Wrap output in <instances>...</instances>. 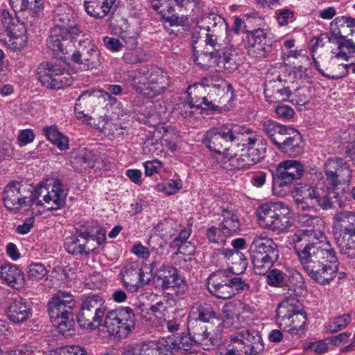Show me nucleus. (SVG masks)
<instances>
[{"instance_id": "f257e3e1", "label": "nucleus", "mask_w": 355, "mask_h": 355, "mask_svg": "<svg viewBox=\"0 0 355 355\" xmlns=\"http://www.w3.org/2000/svg\"><path fill=\"white\" fill-rule=\"evenodd\" d=\"M310 278L315 283L329 285L339 268L337 253L325 234L309 229Z\"/></svg>"}, {"instance_id": "f03ea898", "label": "nucleus", "mask_w": 355, "mask_h": 355, "mask_svg": "<svg viewBox=\"0 0 355 355\" xmlns=\"http://www.w3.org/2000/svg\"><path fill=\"white\" fill-rule=\"evenodd\" d=\"M74 40H71L69 33L59 28H52L46 40V45L52 51L55 58L67 65L70 64V61L87 66L96 67L101 64L99 51L94 47L88 39L83 41V44H87L83 51L78 49L71 55L69 52L72 51L73 45L70 43H73ZM81 44L82 40H80L79 45L81 46Z\"/></svg>"}, {"instance_id": "7ed1b4c3", "label": "nucleus", "mask_w": 355, "mask_h": 355, "mask_svg": "<svg viewBox=\"0 0 355 355\" xmlns=\"http://www.w3.org/2000/svg\"><path fill=\"white\" fill-rule=\"evenodd\" d=\"M130 85L144 97L154 98L169 87L167 73L162 68H138L128 75Z\"/></svg>"}, {"instance_id": "20e7f679", "label": "nucleus", "mask_w": 355, "mask_h": 355, "mask_svg": "<svg viewBox=\"0 0 355 355\" xmlns=\"http://www.w3.org/2000/svg\"><path fill=\"white\" fill-rule=\"evenodd\" d=\"M332 232L342 254L355 257V211L343 210L333 217Z\"/></svg>"}, {"instance_id": "39448f33", "label": "nucleus", "mask_w": 355, "mask_h": 355, "mask_svg": "<svg viewBox=\"0 0 355 355\" xmlns=\"http://www.w3.org/2000/svg\"><path fill=\"white\" fill-rule=\"evenodd\" d=\"M249 251L257 274L265 275L279 259L278 245L263 234L254 237Z\"/></svg>"}, {"instance_id": "423d86ee", "label": "nucleus", "mask_w": 355, "mask_h": 355, "mask_svg": "<svg viewBox=\"0 0 355 355\" xmlns=\"http://www.w3.org/2000/svg\"><path fill=\"white\" fill-rule=\"evenodd\" d=\"M209 293L220 300H229L239 292L248 291L250 285L241 277L223 270L211 273L207 278Z\"/></svg>"}, {"instance_id": "0eeeda50", "label": "nucleus", "mask_w": 355, "mask_h": 355, "mask_svg": "<svg viewBox=\"0 0 355 355\" xmlns=\"http://www.w3.org/2000/svg\"><path fill=\"white\" fill-rule=\"evenodd\" d=\"M276 312V322L280 328L295 334L304 329L306 314L297 298H286L278 305Z\"/></svg>"}, {"instance_id": "6e6552de", "label": "nucleus", "mask_w": 355, "mask_h": 355, "mask_svg": "<svg viewBox=\"0 0 355 355\" xmlns=\"http://www.w3.org/2000/svg\"><path fill=\"white\" fill-rule=\"evenodd\" d=\"M293 197L297 206L302 209L317 204L323 209L332 207L330 189L323 182H318L315 187L299 183L293 189Z\"/></svg>"}, {"instance_id": "1a4fd4ad", "label": "nucleus", "mask_w": 355, "mask_h": 355, "mask_svg": "<svg viewBox=\"0 0 355 355\" xmlns=\"http://www.w3.org/2000/svg\"><path fill=\"white\" fill-rule=\"evenodd\" d=\"M257 214L263 225L271 230L284 232L291 226V210L282 202H266L260 205Z\"/></svg>"}, {"instance_id": "9d476101", "label": "nucleus", "mask_w": 355, "mask_h": 355, "mask_svg": "<svg viewBox=\"0 0 355 355\" xmlns=\"http://www.w3.org/2000/svg\"><path fill=\"white\" fill-rule=\"evenodd\" d=\"M136 321V316L132 308L119 306L107 313L104 327L110 335L123 338L135 330Z\"/></svg>"}, {"instance_id": "9b49d317", "label": "nucleus", "mask_w": 355, "mask_h": 355, "mask_svg": "<svg viewBox=\"0 0 355 355\" xmlns=\"http://www.w3.org/2000/svg\"><path fill=\"white\" fill-rule=\"evenodd\" d=\"M67 196L61 181L58 179L49 180L44 184H40L33 191V200L37 205H42L40 197L43 198L48 209L58 210L64 207Z\"/></svg>"}, {"instance_id": "f8f14e48", "label": "nucleus", "mask_w": 355, "mask_h": 355, "mask_svg": "<svg viewBox=\"0 0 355 355\" xmlns=\"http://www.w3.org/2000/svg\"><path fill=\"white\" fill-rule=\"evenodd\" d=\"M304 172V165L297 160H286L280 162L276 171L272 174V191L275 195L284 196V190L291 185L293 181L299 180Z\"/></svg>"}, {"instance_id": "ddd939ff", "label": "nucleus", "mask_w": 355, "mask_h": 355, "mask_svg": "<svg viewBox=\"0 0 355 355\" xmlns=\"http://www.w3.org/2000/svg\"><path fill=\"white\" fill-rule=\"evenodd\" d=\"M104 302L98 295L85 297L77 315V321L81 327L92 330L101 323L106 310Z\"/></svg>"}, {"instance_id": "4468645a", "label": "nucleus", "mask_w": 355, "mask_h": 355, "mask_svg": "<svg viewBox=\"0 0 355 355\" xmlns=\"http://www.w3.org/2000/svg\"><path fill=\"white\" fill-rule=\"evenodd\" d=\"M240 130L235 123H226L211 128L206 132L203 143L212 151L218 154L225 153Z\"/></svg>"}, {"instance_id": "2eb2a0df", "label": "nucleus", "mask_w": 355, "mask_h": 355, "mask_svg": "<svg viewBox=\"0 0 355 355\" xmlns=\"http://www.w3.org/2000/svg\"><path fill=\"white\" fill-rule=\"evenodd\" d=\"M238 336L231 337L226 348L228 355H257L264 349L261 336L255 330H245Z\"/></svg>"}, {"instance_id": "dca6fc26", "label": "nucleus", "mask_w": 355, "mask_h": 355, "mask_svg": "<svg viewBox=\"0 0 355 355\" xmlns=\"http://www.w3.org/2000/svg\"><path fill=\"white\" fill-rule=\"evenodd\" d=\"M33 192L27 186L19 182H12L7 184L3 192V200L6 207L9 210L19 211L21 207H30L34 204Z\"/></svg>"}, {"instance_id": "f3484780", "label": "nucleus", "mask_w": 355, "mask_h": 355, "mask_svg": "<svg viewBox=\"0 0 355 355\" xmlns=\"http://www.w3.org/2000/svg\"><path fill=\"white\" fill-rule=\"evenodd\" d=\"M199 85L209 87V98L218 103L223 104L233 97L234 89L232 85L217 75L203 77Z\"/></svg>"}, {"instance_id": "a211bd4d", "label": "nucleus", "mask_w": 355, "mask_h": 355, "mask_svg": "<svg viewBox=\"0 0 355 355\" xmlns=\"http://www.w3.org/2000/svg\"><path fill=\"white\" fill-rule=\"evenodd\" d=\"M324 173L327 180L333 188L349 182L352 177L349 165L341 158L336 157L327 160Z\"/></svg>"}, {"instance_id": "6ab92c4d", "label": "nucleus", "mask_w": 355, "mask_h": 355, "mask_svg": "<svg viewBox=\"0 0 355 355\" xmlns=\"http://www.w3.org/2000/svg\"><path fill=\"white\" fill-rule=\"evenodd\" d=\"M158 280L164 289L172 288L176 295H183L187 289L185 279L178 270L171 265H162L157 272Z\"/></svg>"}, {"instance_id": "aec40b11", "label": "nucleus", "mask_w": 355, "mask_h": 355, "mask_svg": "<svg viewBox=\"0 0 355 355\" xmlns=\"http://www.w3.org/2000/svg\"><path fill=\"white\" fill-rule=\"evenodd\" d=\"M53 28H59L64 32L69 33L71 40L82 34L76 20V15L67 4L58 6L54 10Z\"/></svg>"}, {"instance_id": "412c9836", "label": "nucleus", "mask_w": 355, "mask_h": 355, "mask_svg": "<svg viewBox=\"0 0 355 355\" xmlns=\"http://www.w3.org/2000/svg\"><path fill=\"white\" fill-rule=\"evenodd\" d=\"M37 72L38 79L42 85L46 88L60 89L70 86L73 83V78L67 74L64 76V68H39Z\"/></svg>"}, {"instance_id": "4be33fe9", "label": "nucleus", "mask_w": 355, "mask_h": 355, "mask_svg": "<svg viewBox=\"0 0 355 355\" xmlns=\"http://www.w3.org/2000/svg\"><path fill=\"white\" fill-rule=\"evenodd\" d=\"M293 248L298 258L299 262L306 275L310 277V248L309 229L298 230L292 236Z\"/></svg>"}, {"instance_id": "5701e85b", "label": "nucleus", "mask_w": 355, "mask_h": 355, "mask_svg": "<svg viewBox=\"0 0 355 355\" xmlns=\"http://www.w3.org/2000/svg\"><path fill=\"white\" fill-rule=\"evenodd\" d=\"M120 275L124 286L131 292L137 291L138 288L148 283L150 278H144V272L139 263L131 262L125 265L121 270Z\"/></svg>"}, {"instance_id": "b1692460", "label": "nucleus", "mask_w": 355, "mask_h": 355, "mask_svg": "<svg viewBox=\"0 0 355 355\" xmlns=\"http://www.w3.org/2000/svg\"><path fill=\"white\" fill-rule=\"evenodd\" d=\"M248 26L245 25V28L248 33L247 49L250 54L254 57H263L268 50L270 48L268 44V32L263 28H257L250 31Z\"/></svg>"}, {"instance_id": "393cba45", "label": "nucleus", "mask_w": 355, "mask_h": 355, "mask_svg": "<svg viewBox=\"0 0 355 355\" xmlns=\"http://www.w3.org/2000/svg\"><path fill=\"white\" fill-rule=\"evenodd\" d=\"M173 2L184 10L196 14L200 10V0H151L155 10L162 15L164 19L174 12Z\"/></svg>"}, {"instance_id": "a878e982", "label": "nucleus", "mask_w": 355, "mask_h": 355, "mask_svg": "<svg viewBox=\"0 0 355 355\" xmlns=\"http://www.w3.org/2000/svg\"><path fill=\"white\" fill-rule=\"evenodd\" d=\"M75 305L74 297L70 293L60 291L49 301V315L57 317L61 314L72 312Z\"/></svg>"}, {"instance_id": "bb28decb", "label": "nucleus", "mask_w": 355, "mask_h": 355, "mask_svg": "<svg viewBox=\"0 0 355 355\" xmlns=\"http://www.w3.org/2000/svg\"><path fill=\"white\" fill-rule=\"evenodd\" d=\"M89 238H93V232L89 231L87 228L77 230L76 234L68 238L64 243L66 250L71 254H82L83 253L89 254L94 249L87 248L86 250V243H89Z\"/></svg>"}, {"instance_id": "cd10ccee", "label": "nucleus", "mask_w": 355, "mask_h": 355, "mask_svg": "<svg viewBox=\"0 0 355 355\" xmlns=\"http://www.w3.org/2000/svg\"><path fill=\"white\" fill-rule=\"evenodd\" d=\"M0 279L7 286L20 289L25 284L24 272L16 266L8 261L0 262Z\"/></svg>"}, {"instance_id": "c85d7f7f", "label": "nucleus", "mask_w": 355, "mask_h": 355, "mask_svg": "<svg viewBox=\"0 0 355 355\" xmlns=\"http://www.w3.org/2000/svg\"><path fill=\"white\" fill-rule=\"evenodd\" d=\"M277 148L290 157H297L303 152V141L301 134L292 128Z\"/></svg>"}, {"instance_id": "c756f323", "label": "nucleus", "mask_w": 355, "mask_h": 355, "mask_svg": "<svg viewBox=\"0 0 355 355\" xmlns=\"http://www.w3.org/2000/svg\"><path fill=\"white\" fill-rule=\"evenodd\" d=\"M262 130L271 142L277 147L293 128L280 124L275 121L268 119L261 123Z\"/></svg>"}, {"instance_id": "7c9ffc66", "label": "nucleus", "mask_w": 355, "mask_h": 355, "mask_svg": "<svg viewBox=\"0 0 355 355\" xmlns=\"http://www.w3.org/2000/svg\"><path fill=\"white\" fill-rule=\"evenodd\" d=\"M197 22L198 27L208 30L217 37L227 31V24L225 19L215 13L204 14Z\"/></svg>"}, {"instance_id": "2f4dec72", "label": "nucleus", "mask_w": 355, "mask_h": 355, "mask_svg": "<svg viewBox=\"0 0 355 355\" xmlns=\"http://www.w3.org/2000/svg\"><path fill=\"white\" fill-rule=\"evenodd\" d=\"M7 315L10 321L20 323L26 321L31 315V309L26 300L15 298L7 309Z\"/></svg>"}, {"instance_id": "473e14b6", "label": "nucleus", "mask_w": 355, "mask_h": 355, "mask_svg": "<svg viewBox=\"0 0 355 355\" xmlns=\"http://www.w3.org/2000/svg\"><path fill=\"white\" fill-rule=\"evenodd\" d=\"M264 95L270 103H279L289 100L291 91L275 80H270L266 83Z\"/></svg>"}, {"instance_id": "72a5a7b5", "label": "nucleus", "mask_w": 355, "mask_h": 355, "mask_svg": "<svg viewBox=\"0 0 355 355\" xmlns=\"http://www.w3.org/2000/svg\"><path fill=\"white\" fill-rule=\"evenodd\" d=\"M122 355H173V352L157 347L153 343H141L128 348Z\"/></svg>"}, {"instance_id": "f704fd0d", "label": "nucleus", "mask_w": 355, "mask_h": 355, "mask_svg": "<svg viewBox=\"0 0 355 355\" xmlns=\"http://www.w3.org/2000/svg\"><path fill=\"white\" fill-rule=\"evenodd\" d=\"M116 0H85L84 7L89 15L95 18L106 16Z\"/></svg>"}, {"instance_id": "c9c22d12", "label": "nucleus", "mask_w": 355, "mask_h": 355, "mask_svg": "<svg viewBox=\"0 0 355 355\" xmlns=\"http://www.w3.org/2000/svg\"><path fill=\"white\" fill-rule=\"evenodd\" d=\"M175 301L171 297L164 296L157 298L150 306L149 311L157 318L166 320L169 318V314L173 313Z\"/></svg>"}, {"instance_id": "e433bc0d", "label": "nucleus", "mask_w": 355, "mask_h": 355, "mask_svg": "<svg viewBox=\"0 0 355 355\" xmlns=\"http://www.w3.org/2000/svg\"><path fill=\"white\" fill-rule=\"evenodd\" d=\"M218 53V64H223L241 66L243 63V55L232 45L225 46L221 53Z\"/></svg>"}, {"instance_id": "4c0bfd02", "label": "nucleus", "mask_w": 355, "mask_h": 355, "mask_svg": "<svg viewBox=\"0 0 355 355\" xmlns=\"http://www.w3.org/2000/svg\"><path fill=\"white\" fill-rule=\"evenodd\" d=\"M1 17L3 26L10 34L13 35H17L18 33H20L21 30L24 28V25L26 24H31L33 21V20L30 19L28 17H26V21L20 22L19 16L14 18L6 10H3Z\"/></svg>"}, {"instance_id": "58836bf2", "label": "nucleus", "mask_w": 355, "mask_h": 355, "mask_svg": "<svg viewBox=\"0 0 355 355\" xmlns=\"http://www.w3.org/2000/svg\"><path fill=\"white\" fill-rule=\"evenodd\" d=\"M221 215L223 218L221 224L224 234L232 235L240 230L241 223L234 210L229 207L223 209Z\"/></svg>"}, {"instance_id": "ea45409f", "label": "nucleus", "mask_w": 355, "mask_h": 355, "mask_svg": "<svg viewBox=\"0 0 355 355\" xmlns=\"http://www.w3.org/2000/svg\"><path fill=\"white\" fill-rule=\"evenodd\" d=\"M191 313L197 321L209 322L216 318V313L213 306L208 303H196L191 309Z\"/></svg>"}, {"instance_id": "a19ab883", "label": "nucleus", "mask_w": 355, "mask_h": 355, "mask_svg": "<svg viewBox=\"0 0 355 355\" xmlns=\"http://www.w3.org/2000/svg\"><path fill=\"white\" fill-rule=\"evenodd\" d=\"M95 163L94 155L89 150L79 152L71 159V166L76 171H86L94 167Z\"/></svg>"}, {"instance_id": "79ce46f5", "label": "nucleus", "mask_w": 355, "mask_h": 355, "mask_svg": "<svg viewBox=\"0 0 355 355\" xmlns=\"http://www.w3.org/2000/svg\"><path fill=\"white\" fill-rule=\"evenodd\" d=\"M160 237L165 239H171L180 230V225L175 220L167 218L159 222L155 227Z\"/></svg>"}, {"instance_id": "37998d69", "label": "nucleus", "mask_w": 355, "mask_h": 355, "mask_svg": "<svg viewBox=\"0 0 355 355\" xmlns=\"http://www.w3.org/2000/svg\"><path fill=\"white\" fill-rule=\"evenodd\" d=\"M43 131L47 139L60 150H63L69 148L68 138L58 131L56 125L44 127Z\"/></svg>"}, {"instance_id": "c03bdc74", "label": "nucleus", "mask_w": 355, "mask_h": 355, "mask_svg": "<svg viewBox=\"0 0 355 355\" xmlns=\"http://www.w3.org/2000/svg\"><path fill=\"white\" fill-rule=\"evenodd\" d=\"M17 3H20L19 12L22 17L31 15L32 20L37 16V13L42 9V0H15Z\"/></svg>"}, {"instance_id": "a18cd8bd", "label": "nucleus", "mask_w": 355, "mask_h": 355, "mask_svg": "<svg viewBox=\"0 0 355 355\" xmlns=\"http://www.w3.org/2000/svg\"><path fill=\"white\" fill-rule=\"evenodd\" d=\"M50 318L52 323L60 334L64 335L73 329L74 321L72 312Z\"/></svg>"}, {"instance_id": "49530a36", "label": "nucleus", "mask_w": 355, "mask_h": 355, "mask_svg": "<svg viewBox=\"0 0 355 355\" xmlns=\"http://www.w3.org/2000/svg\"><path fill=\"white\" fill-rule=\"evenodd\" d=\"M193 340L200 345L204 349L210 350L218 345V341L207 329L202 331L193 328Z\"/></svg>"}, {"instance_id": "de8ad7c7", "label": "nucleus", "mask_w": 355, "mask_h": 355, "mask_svg": "<svg viewBox=\"0 0 355 355\" xmlns=\"http://www.w3.org/2000/svg\"><path fill=\"white\" fill-rule=\"evenodd\" d=\"M227 162L228 166L226 167L229 168L231 171L245 169L252 166L245 153V149L241 150V153L231 156Z\"/></svg>"}, {"instance_id": "09e8293b", "label": "nucleus", "mask_w": 355, "mask_h": 355, "mask_svg": "<svg viewBox=\"0 0 355 355\" xmlns=\"http://www.w3.org/2000/svg\"><path fill=\"white\" fill-rule=\"evenodd\" d=\"M240 128L239 133L236 135V138H234V141H240L242 146L247 148L250 145H255L257 139L252 130L248 127L237 124Z\"/></svg>"}, {"instance_id": "8fccbe9b", "label": "nucleus", "mask_w": 355, "mask_h": 355, "mask_svg": "<svg viewBox=\"0 0 355 355\" xmlns=\"http://www.w3.org/2000/svg\"><path fill=\"white\" fill-rule=\"evenodd\" d=\"M267 272L266 282L270 286L282 287L286 284L288 276L284 272L274 268Z\"/></svg>"}, {"instance_id": "3c124183", "label": "nucleus", "mask_w": 355, "mask_h": 355, "mask_svg": "<svg viewBox=\"0 0 355 355\" xmlns=\"http://www.w3.org/2000/svg\"><path fill=\"white\" fill-rule=\"evenodd\" d=\"M192 37L194 42H196L199 39L205 38V44L211 46H214L216 44L218 39V37L214 35L213 33L198 27V24L193 31Z\"/></svg>"}, {"instance_id": "603ef678", "label": "nucleus", "mask_w": 355, "mask_h": 355, "mask_svg": "<svg viewBox=\"0 0 355 355\" xmlns=\"http://www.w3.org/2000/svg\"><path fill=\"white\" fill-rule=\"evenodd\" d=\"M47 275V270L41 263H33L28 266L27 276L32 281L40 282Z\"/></svg>"}, {"instance_id": "864d4df0", "label": "nucleus", "mask_w": 355, "mask_h": 355, "mask_svg": "<svg viewBox=\"0 0 355 355\" xmlns=\"http://www.w3.org/2000/svg\"><path fill=\"white\" fill-rule=\"evenodd\" d=\"M350 321L351 315L349 314H343L329 322L326 328L331 334L336 333L344 329Z\"/></svg>"}, {"instance_id": "5fc2aeb1", "label": "nucleus", "mask_w": 355, "mask_h": 355, "mask_svg": "<svg viewBox=\"0 0 355 355\" xmlns=\"http://www.w3.org/2000/svg\"><path fill=\"white\" fill-rule=\"evenodd\" d=\"M248 160L252 166L261 161L265 157L266 148L255 145H250L244 148Z\"/></svg>"}, {"instance_id": "6e6d98bb", "label": "nucleus", "mask_w": 355, "mask_h": 355, "mask_svg": "<svg viewBox=\"0 0 355 355\" xmlns=\"http://www.w3.org/2000/svg\"><path fill=\"white\" fill-rule=\"evenodd\" d=\"M323 76L332 80L342 79L348 74V68H316Z\"/></svg>"}, {"instance_id": "4d7b16f0", "label": "nucleus", "mask_w": 355, "mask_h": 355, "mask_svg": "<svg viewBox=\"0 0 355 355\" xmlns=\"http://www.w3.org/2000/svg\"><path fill=\"white\" fill-rule=\"evenodd\" d=\"M95 92V90H87L83 92L76 100V103L74 107L75 114L77 119L89 121L92 119V116L89 114H85L83 111L80 110L81 105V101L85 100L87 97H91L92 95Z\"/></svg>"}, {"instance_id": "13d9d810", "label": "nucleus", "mask_w": 355, "mask_h": 355, "mask_svg": "<svg viewBox=\"0 0 355 355\" xmlns=\"http://www.w3.org/2000/svg\"><path fill=\"white\" fill-rule=\"evenodd\" d=\"M230 234H224V230L215 227L214 226L207 230L206 236L209 242L214 243H223L226 241V237Z\"/></svg>"}, {"instance_id": "bf43d9fd", "label": "nucleus", "mask_w": 355, "mask_h": 355, "mask_svg": "<svg viewBox=\"0 0 355 355\" xmlns=\"http://www.w3.org/2000/svg\"><path fill=\"white\" fill-rule=\"evenodd\" d=\"M291 102L299 105H304L309 101V91L307 87H300L293 94L291 93Z\"/></svg>"}, {"instance_id": "052dcab7", "label": "nucleus", "mask_w": 355, "mask_h": 355, "mask_svg": "<svg viewBox=\"0 0 355 355\" xmlns=\"http://www.w3.org/2000/svg\"><path fill=\"white\" fill-rule=\"evenodd\" d=\"M193 342L187 336H183L175 339L171 343V349L175 352H188L191 349Z\"/></svg>"}, {"instance_id": "680f3d73", "label": "nucleus", "mask_w": 355, "mask_h": 355, "mask_svg": "<svg viewBox=\"0 0 355 355\" xmlns=\"http://www.w3.org/2000/svg\"><path fill=\"white\" fill-rule=\"evenodd\" d=\"M158 191L165 193L168 196L176 193L182 188V182L180 180H168L162 185H158Z\"/></svg>"}, {"instance_id": "e2e57ef3", "label": "nucleus", "mask_w": 355, "mask_h": 355, "mask_svg": "<svg viewBox=\"0 0 355 355\" xmlns=\"http://www.w3.org/2000/svg\"><path fill=\"white\" fill-rule=\"evenodd\" d=\"M164 28L166 29H168L167 24H168V26H187L189 25V19L184 15L179 17L174 14L171 15H168L164 18Z\"/></svg>"}, {"instance_id": "0e129e2a", "label": "nucleus", "mask_w": 355, "mask_h": 355, "mask_svg": "<svg viewBox=\"0 0 355 355\" xmlns=\"http://www.w3.org/2000/svg\"><path fill=\"white\" fill-rule=\"evenodd\" d=\"M55 355H87L85 349L80 345H69L57 349Z\"/></svg>"}, {"instance_id": "69168bd1", "label": "nucleus", "mask_w": 355, "mask_h": 355, "mask_svg": "<svg viewBox=\"0 0 355 355\" xmlns=\"http://www.w3.org/2000/svg\"><path fill=\"white\" fill-rule=\"evenodd\" d=\"M293 69V83L297 80L309 82L312 77L311 68H288Z\"/></svg>"}, {"instance_id": "338daca9", "label": "nucleus", "mask_w": 355, "mask_h": 355, "mask_svg": "<svg viewBox=\"0 0 355 355\" xmlns=\"http://www.w3.org/2000/svg\"><path fill=\"white\" fill-rule=\"evenodd\" d=\"M219 253L224 256L225 258L232 261V263H234V261L236 259H239L241 261V263L243 265L246 264V259L244 255L241 253L239 251L234 250L232 249L222 248L219 249Z\"/></svg>"}, {"instance_id": "774afa93", "label": "nucleus", "mask_w": 355, "mask_h": 355, "mask_svg": "<svg viewBox=\"0 0 355 355\" xmlns=\"http://www.w3.org/2000/svg\"><path fill=\"white\" fill-rule=\"evenodd\" d=\"M294 12L289 9H283L277 15V20L280 26H287L294 21Z\"/></svg>"}]
</instances>
